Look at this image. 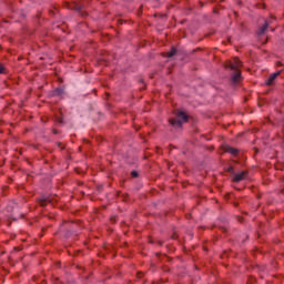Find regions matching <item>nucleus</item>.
Here are the masks:
<instances>
[{
  "mask_svg": "<svg viewBox=\"0 0 284 284\" xmlns=\"http://www.w3.org/2000/svg\"><path fill=\"white\" fill-rule=\"evenodd\" d=\"M3 72H6V68H3L2 64H0V74H3Z\"/></svg>",
  "mask_w": 284,
  "mask_h": 284,
  "instance_id": "obj_8",
  "label": "nucleus"
},
{
  "mask_svg": "<svg viewBox=\"0 0 284 284\" xmlns=\"http://www.w3.org/2000/svg\"><path fill=\"white\" fill-rule=\"evenodd\" d=\"M278 74H281V71L271 74L270 78L266 80V85H272V83H274V80L276 79V77H278Z\"/></svg>",
  "mask_w": 284,
  "mask_h": 284,
  "instance_id": "obj_4",
  "label": "nucleus"
},
{
  "mask_svg": "<svg viewBox=\"0 0 284 284\" xmlns=\"http://www.w3.org/2000/svg\"><path fill=\"white\" fill-rule=\"evenodd\" d=\"M241 65H243V63L241 62V60H239V58H234L233 60H229L225 63V68H229L230 70L235 71V73L232 78L233 83H239V81H241Z\"/></svg>",
  "mask_w": 284,
  "mask_h": 284,
  "instance_id": "obj_1",
  "label": "nucleus"
},
{
  "mask_svg": "<svg viewBox=\"0 0 284 284\" xmlns=\"http://www.w3.org/2000/svg\"><path fill=\"white\" fill-rule=\"evenodd\" d=\"M265 30H267V22L264 23V26L260 30V34H264Z\"/></svg>",
  "mask_w": 284,
  "mask_h": 284,
  "instance_id": "obj_7",
  "label": "nucleus"
},
{
  "mask_svg": "<svg viewBox=\"0 0 284 284\" xmlns=\"http://www.w3.org/2000/svg\"><path fill=\"white\" fill-rule=\"evenodd\" d=\"M247 179V172L243 171L241 173H236L233 178L234 183H241V181H245Z\"/></svg>",
  "mask_w": 284,
  "mask_h": 284,
  "instance_id": "obj_3",
  "label": "nucleus"
},
{
  "mask_svg": "<svg viewBox=\"0 0 284 284\" xmlns=\"http://www.w3.org/2000/svg\"><path fill=\"white\" fill-rule=\"evenodd\" d=\"M131 174H132V176H134V178L139 176V173H136V171H133Z\"/></svg>",
  "mask_w": 284,
  "mask_h": 284,
  "instance_id": "obj_9",
  "label": "nucleus"
},
{
  "mask_svg": "<svg viewBox=\"0 0 284 284\" xmlns=\"http://www.w3.org/2000/svg\"><path fill=\"white\" fill-rule=\"evenodd\" d=\"M40 205L44 206L45 205V201L40 202Z\"/></svg>",
  "mask_w": 284,
  "mask_h": 284,
  "instance_id": "obj_10",
  "label": "nucleus"
},
{
  "mask_svg": "<svg viewBox=\"0 0 284 284\" xmlns=\"http://www.w3.org/2000/svg\"><path fill=\"white\" fill-rule=\"evenodd\" d=\"M176 116H178V120L176 119L169 120V123L171 125H176L178 128H181L183 123H187V114H185V112L180 111L178 112Z\"/></svg>",
  "mask_w": 284,
  "mask_h": 284,
  "instance_id": "obj_2",
  "label": "nucleus"
},
{
  "mask_svg": "<svg viewBox=\"0 0 284 284\" xmlns=\"http://www.w3.org/2000/svg\"><path fill=\"white\" fill-rule=\"evenodd\" d=\"M226 152H229V154H233V156H236L239 154V150L231 146L226 148Z\"/></svg>",
  "mask_w": 284,
  "mask_h": 284,
  "instance_id": "obj_5",
  "label": "nucleus"
},
{
  "mask_svg": "<svg viewBox=\"0 0 284 284\" xmlns=\"http://www.w3.org/2000/svg\"><path fill=\"white\" fill-rule=\"evenodd\" d=\"M176 54V50L173 48L170 52L166 53V57L170 59L171 57H174Z\"/></svg>",
  "mask_w": 284,
  "mask_h": 284,
  "instance_id": "obj_6",
  "label": "nucleus"
}]
</instances>
